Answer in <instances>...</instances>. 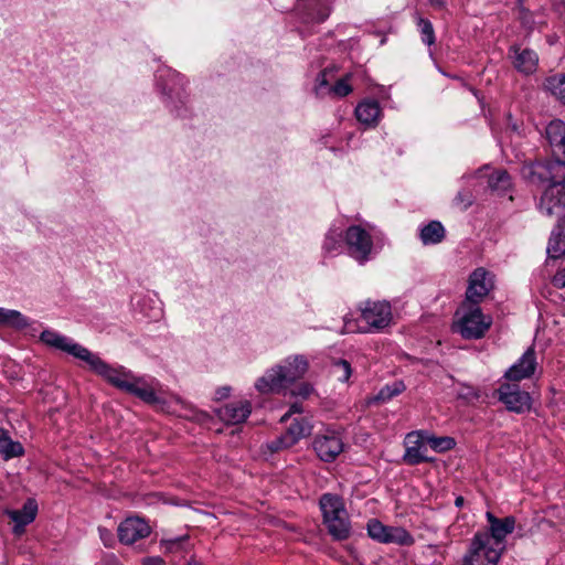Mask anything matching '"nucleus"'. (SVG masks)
I'll use <instances>...</instances> for the list:
<instances>
[{"label":"nucleus","instance_id":"nucleus-1","mask_svg":"<svg viewBox=\"0 0 565 565\" xmlns=\"http://www.w3.org/2000/svg\"><path fill=\"white\" fill-rule=\"evenodd\" d=\"M40 340L45 345L72 355L75 359L84 361L90 371L103 377L113 386L134 394L141 401L156 404L160 402L156 390L151 383L141 377H136L124 366H114L104 361L99 355L93 353L87 348L75 342L72 338L64 335L55 330L45 329L40 334Z\"/></svg>","mask_w":565,"mask_h":565},{"label":"nucleus","instance_id":"nucleus-2","mask_svg":"<svg viewBox=\"0 0 565 565\" xmlns=\"http://www.w3.org/2000/svg\"><path fill=\"white\" fill-rule=\"evenodd\" d=\"M308 370V361L302 355L288 358L282 365L268 370L256 383L262 394L287 390L295 381L301 379Z\"/></svg>","mask_w":565,"mask_h":565},{"label":"nucleus","instance_id":"nucleus-3","mask_svg":"<svg viewBox=\"0 0 565 565\" xmlns=\"http://www.w3.org/2000/svg\"><path fill=\"white\" fill-rule=\"evenodd\" d=\"M360 321L349 318L343 319L342 333H375L387 328L393 321L392 307L387 301H365L361 307Z\"/></svg>","mask_w":565,"mask_h":565},{"label":"nucleus","instance_id":"nucleus-4","mask_svg":"<svg viewBox=\"0 0 565 565\" xmlns=\"http://www.w3.org/2000/svg\"><path fill=\"white\" fill-rule=\"evenodd\" d=\"M320 509L323 523L333 540H347L351 534V523L343 500L339 495L326 493L320 498Z\"/></svg>","mask_w":565,"mask_h":565},{"label":"nucleus","instance_id":"nucleus-5","mask_svg":"<svg viewBox=\"0 0 565 565\" xmlns=\"http://www.w3.org/2000/svg\"><path fill=\"white\" fill-rule=\"evenodd\" d=\"M492 318L482 313L479 305L463 301L456 312L455 329L463 339H480L490 329Z\"/></svg>","mask_w":565,"mask_h":565},{"label":"nucleus","instance_id":"nucleus-6","mask_svg":"<svg viewBox=\"0 0 565 565\" xmlns=\"http://www.w3.org/2000/svg\"><path fill=\"white\" fill-rule=\"evenodd\" d=\"M522 175L537 186L565 185V161L546 159L524 164Z\"/></svg>","mask_w":565,"mask_h":565},{"label":"nucleus","instance_id":"nucleus-7","mask_svg":"<svg viewBox=\"0 0 565 565\" xmlns=\"http://www.w3.org/2000/svg\"><path fill=\"white\" fill-rule=\"evenodd\" d=\"M503 552L489 543L486 534H475L462 565H498Z\"/></svg>","mask_w":565,"mask_h":565},{"label":"nucleus","instance_id":"nucleus-8","mask_svg":"<svg viewBox=\"0 0 565 565\" xmlns=\"http://www.w3.org/2000/svg\"><path fill=\"white\" fill-rule=\"evenodd\" d=\"M367 534L371 539L383 544H397L401 546H411L415 540L412 534L401 526L384 525L377 519H371L367 522Z\"/></svg>","mask_w":565,"mask_h":565},{"label":"nucleus","instance_id":"nucleus-9","mask_svg":"<svg viewBox=\"0 0 565 565\" xmlns=\"http://www.w3.org/2000/svg\"><path fill=\"white\" fill-rule=\"evenodd\" d=\"M405 452L403 462L408 466H417L423 462H433L434 457L427 455V430H415L406 435L404 439Z\"/></svg>","mask_w":565,"mask_h":565},{"label":"nucleus","instance_id":"nucleus-10","mask_svg":"<svg viewBox=\"0 0 565 565\" xmlns=\"http://www.w3.org/2000/svg\"><path fill=\"white\" fill-rule=\"evenodd\" d=\"M345 243L351 257L360 264L367 262L372 254L373 241L370 233L360 225H352L345 232Z\"/></svg>","mask_w":565,"mask_h":565},{"label":"nucleus","instance_id":"nucleus-11","mask_svg":"<svg viewBox=\"0 0 565 565\" xmlns=\"http://www.w3.org/2000/svg\"><path fill=\"white\" fill-rule=\"evenodd\" d=\"M489 527L487 531H479L476 534H486L489 543L494 545L500 551L505 550V537L511 534L515 529V518L505 516L503 519L497 518L490 511L486 513Z\"/></svg>","mask_w":565,"mask_h":565},{"label":"nucleus","instance_id":"nucleus-12","mask_svg":"<svg viewBox=\"0 0 565 565\" xmlns=\"http://www.w3.org/2000/svg\"><path fill=\"white\" fill-rule=\"evenodd\" d=\"M343 446L340 434L330 429L317 435L313 440L316 454L326 462L333 461L343 451Z\"/></svg>","mask_w":565,"mask_h":565},{"label":"nucleus","instance_id":"nucleus-13","mask_svg":"<svg viewBox=\"0 0 565 565\" xmlns=\"http://www.w3.org/2000/svg\"><path fill=\"white\" fill-rule=\"evenodd\" d=\"M492 288L493 276L482 267L477 268L469 277V285L466 291L465 301L479 305Z\"/></svg>","mask_w":565,"mask_h":565},{"label":"nucleus","instance_id":"nucleus-14","mask_svg":"<svg viewBox=\"0 0 565 565\" xmlns=\"http://www.w3.org/2000/svg\"><path fill=\"white\" fill-rule=\"evenodd\" d=\"M498 394L499 401L502 402L510 412L521 414L531 408L530 394L521 391L516 384H502L498 390Z\"/></svg>","mask_w":565,"mask_h":565},{"label":"nucleus","instance_id":"nucleus-15","mask_svg":"<svg viewBox=\"0 0 565 565\" xmlns=\"http://www.w3.org/2000/svg\"><path fill=\"white\" fill-rule=\"evenodd\" d=\"M117 532L120 543L131 545L149 536L151 527L148 522L140 516H128L119 524Z\"/></svg>","mask_w":565,"mask_h":565},{"label":"nucleus","instance_id":"nucleus-16","mask_svg":"<svg viewBox=\"0 0 565 565\" xmlns=\"http://www.w3.org/2000/svg\"><path fill=\"white\" fill-rule=\"evenodd\" d=\"M539 211L546 216L557 215L565 210V185L545 188L540 202Z\"/></svg>","mask_w":565,"mask_h":565},{"label":"nucleus","instance_id":"nucleus-17","mask_svg":"<svg viewBox=\"0 0 565 565\" xmlns=\"http://www.w3.org/2000/svg\"><path fill=\"white\" fill-rule=\"evenodd\" d=\"M536 369V355L533 348H529L522 356L511 365L504 376L509 381L519 382L531 377Z\"/></svg>","mask_w":565,"mask_h":565},{"label":"nucleus","instance_id":"nucleus-18","mask_svg":"<svg viewBox=\"0 0 565 565\" xmlns=\"http://www.w3.org/2000/svg\"><path fill=\"white\" fill-rule=\"evenodd\" d=\"M250 413L252 404L246 399L228 403L216 411L220 419L228 425H237L245 422Z\"/></svg>","mask_w":565,"mask_h":565},{"label":"nucleus","instance_id":"nucleus-19","mask_svg":"<svg viewBox=\"0 0 565 565\" xmlns=\"http://www.w3.org/2000/svg\"><path fill=\"white\" fill-rule=\"evenodd\" d=\"M510 53L513 66L518 72L530 75L536 71L539 56L533 50L513 46L511 47Z\"/></svg>","mask_w":565,"mask_h":565},{"label":"nucleus","instance_id":"nucleus-20","mask_svg":"<svg viewBox=\"0 0 565 565\" xmlns=\"http://www.w3.org/2000/svg\"><path fill=\"white\" fill-rule=\"evenodd\" d=\"M545 138L553 152L565 159V122L561 119L552 120L545 127Z\"/></svg>","mask_w":565,"mask_h":565},{"label":"nucleus","instance_id":"nucleus-21","mask_svg":"<svg viewBox=\"0 0 565 565\" xmlns=\"http://www.w3.org/2000/svg\"><path fill=\"white\" fill-rule=\"evenodd\" d=\"M380 115L381 108L376 100H364L355 108L356 119L365 126L376 125Z\"/></svg>","mask_w":565,"mask_h":565},{"label":"nucleus","instance_id":"nucleus-22","mask_svg":"<svg viewBox=\"0 0 565 565\" xmlns=\"http://www.w3.org/2000/svg\"><path fill=\"white\" fill-rule=\"evenodd\" d=\"M30 326V319L20 311L0 307V327L23 330Z\"/></svg>","mask_w":565,"mask_h":565},{"label":"nucleus","instance_id":"nucleus-23","mask_svg":"<svg viewBox=\"0 0 565 565\" xmlns=\"http://www.w3.org/2000/svg\"><path fill=\"white\" fill-rule=\"evenodd\" d=\"M0 454L4 460L24 455V448L19 441L11 439L9 431L0 427Z\"/></svg>","mask_w":565,"mask_h":565},{"label":"nucleus","instance_id":"nucleus-24","mask_svg":"<svg viewBox=\"0 0 565 565\" xmlns=\"http://www.w3.org/2000/svg\"><path fill=\"white\" fill-rule=\"evenodd\" d=\"M6 513L12 522H19L29 525L36 518L38 503L34 499L30 498L24 502L22 509L8 510Z\"/></svg>","mask_w":565,"mask_h":565},{"label":"nucleus","instance_id":"nucleus-25","mask_svg":"<svg viewBox=\"0 0 565 565\" xmlns=\"http://www.w3.org/2000/svg\"><path fill=\"white\" fill-rule=\"evenodd\" d=\"M546 252L548 257L554 259L565 255V232L561 224L552 231Z\"/></svg>","mask_w":565,"mask_h":565},{"label":"nucleus","instance_id":"nucleus-26","mask_svg":"<svg viewBox=\"0 0 565 565\" xmlns=\"http://www.w3.org/2000/svg\"><path fill=\"white\" fill-rule=\"evenodd\" d=\"M445 237V228L438 221H431L420 230V239L425 245L440 243Z\"/></svg>","mask_w":565,"mask_h":565},{"label":"nucleus","instance_id":"nucleus-27","mask_svg":"<svg viewBox=\"0 0 565 565\" xmlns=\"http://www.w3.org/2000/svg\"><path fill=\"white\" fill-rule=\"evenodd\" d=\"M311 429L312 427L308 420L305 418H296L286 431L289 444H292V446L296 445L301 438L309 436Z\"/></svg>","mask_w":565,"mask_h":565},{"label":"nucleus","instance_id":"nucleus-28","mask_svg":"<svg viewBox=\"0 0 565 565\" xmlns=\"http://www.w3.org/2000/svg\"><path fill=\"white\" fill-rule=\"evenodd\" d=\"M334 73V67H327L318 74L315 86L317 96L322 97L330 94V88L332 87V85H330V81L333 78Z\"/></svg>","mask_w":565,"mask_h":565},{"label":"nucleus","instance_id":"nucleus-29","mask_svg":"<svg viewBox=\"0 0 565 565\" xmlns=\"http://www.w3.org/2000/svg\"><path fill=\"white\" fill-rule=\"evenodd\" d=\"M488 184L493 191L507 192L512 185L511 177L504 170H497L489 177Z\"/></svg>","mask_w":565,"mask_h":565},{"label":"nucleus","instance_id":"nucleus-30","mask_svg":"<svg viewBox=\"0 0 565 565\" xmlns=\"http://www.w3.org/2000/svg\"><path fill=\"white\" fill-rule=\"evenodd\" d=\"M405 388L406 386L403 381H394L393 383L384 385L374 397V401L381 403L388 402L393 397L403 393Z\"/></svg>","mask_w":565,"mask_h":565},{"label":"nucleus","instance_id":"nucleus-31","mask_svg":"<svg viewBox=\"0 0 565 565\" xmlns=\"http://www.w3.org/2000/svg\"><path fill=\"white\" fill-rule=\"evenodd\" d=\"M545 88L558 100L565 103V75L556 74L545 81Z\"/></svg>","mask_w":565,"mask_h":565},{"label":"nucleus","instance_id":"nucleus-32","mask_svg":"<svg viewBox=\"0 0 565 565\" xmlns=\"http://www.w3.org/2000/svg\"><path fill=\"white\" fill-rule=\"evenodd\" d=\"M428 446L436 452H445L451 450L456 446L452 437L441 436L437 437L427 431Z\"/></svg>","mask_w":565,"mask_h":565},{"label":"nucleus","instance_id":"nucleus-33","mask_svg":"<svg viewBox=\"0 0 565 565\" xmlns=\"http://www.w3.org/2000/svg\"><path fill=\"white\" fill-rule=\"evenodd\" d=\"M416 22L418 30L420 32L422 41L423 43L427 45H433L435 43V31L431 22L427 19H424L422 17H416Z\"/></svg>","mask_w":565,"mask_h":565},{"label":"nucleus","instance_id":"nucleus-34","mask_svg":"<svg viewBox=\"0 0 565 565\" xmlns=\"http://www.w3.org/2000/svg\"><path fill=\"white\" fill-rule=\"evenodd\" d=\"M341 238H342L341 232H339L338 230H333V228L330 230L327 233L324 242H323V250L327 254L338 253L342 247Z\"/></svg>","mask_w":565,"mask_h":565},{"label":"nucleus","instance_id":"nucleus-35","mask_svg":"<svg viewBox=\"0 0 565 565\" xmlns=\"http://www.w3.org/2000/svg\"><path fill=\"white\" fill-rule=\"evenodd\" d=\"M331 374L340 382H348L352 374L350 363L342 359L334 361L331 365Z\"/></svg>","mask_w":565,"mask_h":565},{"label":"nucleus","instance_id":"nucleus-36","mask_svg":"<svg viewBox=\"0 0 565 565\" xmlns=\"http://www.w3.org/2000/svg\"><path fill=\"white\" fill-rule=\"evenodd\" d=\"M349 78L350 75H347L345 77L337 81L335 84L330 88V94L338 97H344L349 95L352 92V87L349 84Z\"/></svg>","mask_w":565,"mask_h":565},{"label":"nucleus","instance_id":"nucleus-37","mask_svg":"<svg viewBox=\"0 0 565 565\" xmlns=\"http://www.w3.org/2000/svg\"><path fill=\"white\" fill-rule=\"evenodd\" d=\"M292 447V444H289V438L287 434L280 435L276 437L274 440L266 444V448L273 454L277 452L281 449H286Z\"/></svg>","mask_w":565,"mask_h":565},{"label":"nucleus","instance_id":"nucleus-38","mask_svg":"<svg viewBox=\"0 0 565 565\" xmlns=\"http://www.w3.org/2000/svg\"><path fill=\"white\" fill-rule=\"evenodd\" d=\"M188 535H183L174 539H162L160 546L164 550V553H173L180 548L181 543L188 540Z\"/></svg>","mask_w":565,"mask_h":565},{"label":"nucleus","instance_id":"nucleus-39","mask_svg":"<svg viewBox=\"0 0 565 565\" xmlns=\"http://www.w3.org/2000/svg\"><path fill=\"white\" fill-rule=\"evenodd\" d=\"M458 396L466 401H475L479 398V392L472 386H462V388L458 392Z\"/></svg>","mask_w":565,"mask_h":565},{"label":"nucleus","instance_id":"nucleus-40","mask_svg":"<svg viewBox=\"0 0 565 565\" xmlns=\"http://www.w3.org/2000/svg\"><path fill=\"white\" fill-rule=\"evenodd\" d=\"M312 392V387L307 383H300L290 391L291 395L300 396L301 398H307Z\"/></svg>","mask_w":565,"mask_h":565},{"label":"nucleus","instance_id":"nucleus-41","mask_svg":"<svg viewBox=\"0 0 565 565\" xmlns=\"http://www.w3.org/2000/svg\"><path fill=\"white\" fill-rule=\"evenodd\" d=\"M98 533H99V537H100L102 542L104 543V545L106 547L113 546L114 536H113V533L108 529L99 526Z\"/></svg>","mask_w":565,"mask_h":565},{"label":"nucleus","instance_id":"nucleus-42","mask_svg":"<svg viewBox=\"0 0 565 565\" xmlns=\"http://www.w3.org/2000/svg\"><path fill=\"white\" fill-rule=\"evenodd\" d=\"M552 284L556 288H565V268L559 269L552 278Z\"/></svg>","mask_w":565,"mask_h":565},{"label":"nucleus","instance_id":"nucleus-43","mask_svg":"<svg viewBox=\"0 0 565 565\" xmlns=\"http://www.w3.org/2000/svg\"><path fill=\"white\" fill-rule=\"evenodd\" d=\"M141 565H166V561L161 556H148L142 558Z\"/></svg>","mask_w":565,"mask_h":565},{"label":"nucleus","instance_id":"nucleus-44","mask_svg":"<svg viewBox=\"0 0 565 565\" xmlns=\"http://www.w3.org/2000/svg\"><path fill=\"white\" fill-rule=\"evenodd\" d=\"M455 202L456 204H461L465 209H467L471 204V199L470 195H467L463 192H459L455 198Z\"/></svg>","mask_w":565,"mask_h":565},{"label":"nucleus","instance_id":"nucleus-45","mask_svg":"<svg viewBox=\"0 0 565 565\" xmlns=\"http://www.w3.org/2000/svg\"><path fill=\"white\" fill-rule=\"evenodd\" d=\"M301 412V406L298 403H294L289 411L281 416L280 422L285 423L292 414H300Z\"/></svg>","mask_w":565,"mask_h":565},{"label":"nucleus","instance_id":"nucleus-46","mask_svg":"<svg viewBox=\"0 0 565 565\" xmlns=\"http://www.w3.org/2000/svg\"><path fill=\"white\" fill-rule=\"evenodd\" d=\"M102 563L103 565H122L119 558L113 553L105 554L102 558Z\"/></svg>","mask_w":565,"mask_h":565},{"label":"nucleus","instance_id":"nucleus-47","mask_svg":"<svg viewBox=\"0 0 565 565\" xmlns=\"http://www.w3.org/2000/svg\"><path fill=\"white\" fill-rule=\"evenodd\" d=\"M230 393H231L230 386L220 387L215 392V398L216 399H225L230 396Z\"/></svg>","mask_w":565,"mask_h":565},{"label":"nucleus","instance_id":"nucleus-48","mask_svg":"<svg viewBox=\"0 0 565 565\" xmlns=\"http://www.w3.org/2000/svg\"><path fill=\"white\" fill-rule=\"evenodd\" d=\"M26 524L14 522V526L12 529V532L17 536H21L25 532Z\"/></svg>","mask_w":565,"mask_h":565},{"label":"nucleus","instance_id":"nucleus-49","mask_svg":"<svg viewBox=\"0 0 565 565\" xmlns=\"http://www.w3.org/2000/svg\"><path fill=\"white\" fill-rule=\"evenodd\" d=\"M429 3L437 9H443L445 7V0H429Z\"/></svg>","mask_w":565,"mask_h":565},{"label":"nucleus","instance_id":"nucleus-50","mask_svg":"<svg viewBox=\"0 0 565 565\" xmlns=\"http://www.w3.org/2000/svg\"><path fill=\"white\" fill-rule=\"evenodd\" d=\"M328 17H329V10L324 9L323 12L319 13L317 21L323 22Z\"/></svg>","mask_w":565,"mask_h":565},{"label":"nucleus","instance_id":"nucleus-51","mask_svg":"<svg viewBox=\"0 0 565 565\" xmlns=\"http://www.w3.org/2000/svg\"><path fill=\"white\" fill-rule=\"evenodd\" d=\"M185 565H204L201 561L196 559L194 556H192Z\"/></svg>","mask_w":565,"mask_h":565},{"label":"nucleus","instance_id":"nucleus-52","mask_svg":"<svg viewBox=\"0 0 565 565\" xmlns=\"http://www.w3.org/2000/svg\"><path fill=\"white\" fill-rule=\"evenodd\" d=\"M463 504H465V499H463V497H461V495L457 497V498H456V500H455V505H456L457 508H461Z\"/></svg>","mask_w":565,"mask_h":565}]
</instances>
